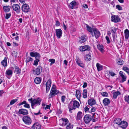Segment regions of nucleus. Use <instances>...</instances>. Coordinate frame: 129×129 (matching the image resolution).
<instances>
[{
  "instance_id": "obj_25",
  "label": "nucleus",
  "mask_w": 129,
  "mask_h": 129,
  "mask_svg": "<svg viewBox=\"0 0 129 129\" xmlns=\"http://www.w3.org/2000/svg\"><path fill=\"white\" fill-rule=\"evenodd\" d=\"M103 101L105 106L108 105L110 102V100L107 98L104 99Z\"/></svg>"
},
{
  "instance_id": "obj_32",
  "label": "nucleus",
  "mask_w": 129,
  "mask_h": 129,
  "mask_svg": "<svg viewBox=\"0 0 129 129\" xmlns=\"http://www.w3.org/2000/svg\"><path fill=\"white\" fill-rule=\"evenodd\" d=\"M125 37V39H128L129 37V31L126 29L124 31Z\"/></svg>"
},
{
  "instance_id": "obj_34",
  "label": "nucleus",
  "mask_w": 129,
  "mask_h": 129,
  "mask_svg": "<svg viewBox=\"0 0 129 129\" xmlns=\"http://www.w3.org/2000/svg\"><path fill=\"white\" fill-rule=\"evenodd\" d=\"M2 64L4 67L6 66H7V59L6 57H5L4 59L3 60L2 62Z\"/></svg>"
},
{
  "instance_id": "obj_6",
  "label": "nucleus",
  "mask_w": 129,
  "mask_h": 129,
  "mask_svg": "<svg viewBox=\"0 0 129 129\" xmlns=\"http://www.w3.org/2000/svg\"><path fill=\"white\" fill-rule=\"evenodd\" d=\"M34 74L37 75H40L42 71V67L39 66L35 70H33Z\"/></svg>"
},
{
  "instance_id": "obj_9",
  "label": "nucleus",
  "mask_w": 129,
  "mask_h": 129,
  "mask_svg": "<svg viewBox=\"0 0 129 129\" xmlns=\"http://www.w3.org/2000/svg\"><path fill=\"white\" fill-rule=\"evenodd\" d=\"M111 21L115 23H117L119 21L120 19L118 16L112 15L111 18Z\"/></svg>"
},
{
  "instance_id": "obj_51",
  "label": "nucleus",
  "mask_w": 129,
  "mask_h": 129,
  "mask_svg": "<svg viewBox=\"0 0 129 129\" xmlns=\"http://www.w3.org/2000/svg\"><path fill=\"white\" fill-rule=\"evenodd\" d=\"M101 94L103 96L105 97H107L108 95V94L106 92H104L101 93Z\"/></svg>"
},
{
  "instance_id": "obj_39",
  "label": "nucleus",
  "mask_w": 129,
  "mask_h": 129,
  "mask_svg": "<svg viewBox=\"0 0 129 129\" xmlns=\"http://www.w3.org/2000/svg\"><path fill=\"white\" fill-rule=\"evenodd\" d=\"M13 73L12 71L10 70H7L6 72V75L8 76H12Z\"/></svg>"
},
{
  "instance_id": "obj_63",
  "label": "nucleus",
  "mask_w": 129,
  "mask_h": 129,
  "mask_svg": "<svg viewBox=\"0 0 129 129\" xmlns=\"http://www.w3.org/2000/svg\"><path fill=\"white\" fill-rule=\"evenodd\" d=\"M87 83L86 82H84L83 85V88H85L87 87Z\"/></svg>"
},
{
  "instance_id": "obj_29",
  "label": "nucleus",
  "mask_w": 129,
  "mask_h": 129,
  "mask_svg": "<svg viewBox=\"0 0 129 129\" xmlns=\"http://www.w3.org/2000/svg\"><path fill=\"white\" fill-rule=\"evenodd\" d=\"M97 48L102 53H103L104 52V47L103 45L100 44L98 45H97Z\"/></svg>"
},
{
  "instance_id": "obj_1",
  "label": "nucleus",
  "mask_w": 129,
  "mask_h": 129,
  "mask_svg": "<svg viewBox=\"0 0 129 129\" xmlns=\"http://www.w3.org/2000/svg\"><path fill=\"white\" fill-rule=\"evenodd\" d=\"M80 106V104L78 101L74 100L71 101L69 104L68 108L69 111L70 112H72L71 111L73 109L75 110L76 108H78Z\"/></svg>"
},
{
  "instance_id": "obj_64",
  "label": "nucleus",
  "mask_w": 129,
  "mask_h": 129,
  "mask_svg": "<svg viewBox=\"0 0 129 129\" xmlns=\"http://www.w3.org/2000/svg\"><path fill=\"white\" fill-rule=\"evenodd\" d=\"M26 103V102L25 101H24L22 102L21 103L19 104V105H21L23 104H25Z\"/></svg>"
},
{
  "instance_id": "obj_48",
  "label": "nucleus",
  "mask_w": 129,
  "mask_h": 129,
  "mask_svg": "<svg viewBox=\"0 0 129 129\" xmlns=\"http://www.w3.org/2000/svg\"><path fill=\"white\" fill-rule=\"evenodd\" d=\"M17 51H14L11 54L13 56H14L16 58L17 57Z\"/></svg>"
},
{
  "instance_id": "obj_11",
  "label": "nucleus",
  "mask_w": 129,
  "mask_h": 129,
  "mask_svg": "<svg viewBox=\"0 0 129 129\" xmlns=\"http://www.w3.org/2000/svg\"><path fill=\"white\" fill-rule=\"evenodd\" d=\"M59 121L62 122V124H60L61 125L63 126L66 125L68 123L69 120L67 118H62L59 120Z\"/></svg>"
},
{
  "instance_id": "obj_22",
  "label": "nucleus",
  "mask_w": 129,
  "mask_h": 129,
  "mask_svg": "<svg viewBox=\"0 0 129 129\" xmlns=\"http://www.w3.org/2000/svg\"><path fill=\"white\" fill-rule=\"evenodd\" d=\"M127 122L125 121H122L119 126L123 128H125L127 126Z\"/></svg>"
},
{
  "instance_id": "obj_15",
  "label": "nucleus",
  "mask_w": 129,
  "mask_h": 129,
  "mask_svg": "<svg viewBox=\"0 0 129 129\" xmlns=\"http://www.w3.org/2000/svg\"><path fill=\"white\" fill-rule=\"evenodd\" d=\"M32 129H40L41 125L38 122L35 123L31 127Z\"/></svg>"
},
{
  "instance_id": "obj_47",
  "label": "nucleus",
  "mask_w": 129,
  "mask_h": 129,
  "mask_svg": "<svg viewBox=\"0 0 129 129\" xmlns=\"http://www.w3.org/2000/svg\"><path fill=\"white\" fill-rule=\"evenodd\" d=\"M73 125L70 123L66 127V129H72L73 128Z\"/></svg>"
},
{
  "instance_id": "obj_20",
  "label": "nucleus",
  "mask_w": 129,
  "mask_h": 129,
  "mask_svg": "<svg viewBox=\"0 0 129 129\" xmlns=\"http://www.w3.org/2000/svg\"><path fill=\"white\" fill-rule=\"evenodd\" d=\"M77 6V3L75 1H74L71 2L69 5L70 8L71 9L76 8Z\"/></svg>"
},
{
  "instance_id": "obj_26",
  "label": "nucleus",
  "mask_w": 129,
  "mask_h": 129,
  "mask_svg": "<svg viewBox=\"0 0 129 129\" xmlns=\"http://www.w3.org/2000/svg\"><path fill=\"white\" fill-rule=\"evenodd\" d=\"M92 120L93 122H95V119H96L98 117V115L96 113H94L92 115Z\"/></svg>"
},
{
  "instance_id": "obj_4",
  "label": "nucleus",
  "mask_w": 129,
  "mask_h": 129,
  "mask_svg": "<svg viewBox=\"0 0 129 129\" xmlns=\"http://www.w3.org/2000/svg\"><path fill=\"white\" fill-rule=\"evenodd\" d=\"M92 115L89 114L85 115L84 118V120L86 124L89 123L90 121L92 120Z\"/></svg>"
},
{
  "instance_id": "obj_40",
  "label": "nucleus",
  "mask_w": 129,
  "mask_h": 129,
  "mask_svg": "<svg viewBox=\"0 0 129 129\" xmlns=\"http://www.w3.org/2000/svg\"><path fill=\"white\" fill-rule=\"evenodd\" d=\"M124 100L126 102L129 104V95L125 96L124 98Z\"/></svg>"
},
{
  "instance_id": "obj_28",
  "label": "nucleus",
  "mask_w": 129,
  "mask_h": 129,
  "mask_svg": "<svg viewBox=\"0 0 129 129\" xmlns=\"http://www.w3.org/2000/svg\"><path fill=\"white\" fill-rule=\"evenodd\" d=\"M84 59L87 61H89L91 59V55L89 54H87L86 55H84Z\"/></svg>"
},
{
  "instance_id": "obj_36",
  "label": "nucleus",
  "mask_w": 129,
  "mask_h": 129,
  "mask_svg": "<svg viewBox=\"0 0 129 129\" xmlns=\"http://www.w3.org/2000/svg\"><path fill=\"white\" fill-rule=\"evenodd\" d=\"M87 90L86 89H84L83 91L82 94L83 98H86L87 97Z\"/></svg>"
},
{
  "instance_id": "obj_58",
  "label": "nucleus",
  "mask_w": 129,
  "mask_h": 129,
  "mask_svg": "<svg viewBox=\"0 0 129 129\" xmlns=\"http://www.w3.org/2000/svg\"><path fill=\"white\" fill-rule=\"evenodd\" d=\"M78 65L80 67L83 68L84 67V64L82 62L78 64Z\"/></svg>"
},
{
  "instance_id": "obj_44",
  "label": "nucleus",
  "mask_w": 129,
  "mask_h": 129,
  "mask_svg": "<svg viewBox=\"0 0 129 129\" xmlns=\"http://www.w3.org/2000/svg\"><path fill=\"white\" fill-rule=\"evenodd\" d=\"M123 69L126 71L129 75V69L127 67H123Z\"/></svg>"
},
{
  "instance_id": "obj_45",
  "label": "nucleus",
  "mask_w": 129,
  "mask_h": 129,
  "mask_svg": "<svg viewBox=\"0 0 129 129\" xmlns=\"http://www.w3.org/2000/svg\"><path fill=\"white\" fill-rule=\"evenodd\" d=\"M117 63L119 65H122L123 63V61L121 59H119L117 62Z\"/></svg>"
},
{
  "instance_id": "obj_14",
  "label": "nucleus",
  "mask_w": 129,
  "mask_h": 129,
  "mask_svg": "<svg viewBox=\"0 0 129 129\" xmlns=\"http://www.w3.org/2000/svg\"><path fill=\"white\" fill-rule=\"evenodd\" d=\"M51 82L50 80H48L47 81L46 85V92L48 93L51 87Z\"/></svg>"
},
{
  "instance_id": "obj_42",
  "label": "nucleus",
  "mask_w": 129,
  "mask_h": 129,
  "mask_svg": "<svg viewBox=\"0 0 129 129\" xmlns=\"http://www.w3.org/2000/svg\"><path fill=\"white\" fill-rule=\"evenodd\" d=\"M91 108V110L89 112L90 113H91L92 112H94L95 111L96 109H97V108L95 107H92Z\"/></svg>"
},
{
  "instance_id": "obj_57",
  "label": "nucleus",
  "mask_w": 129,
  "mask_h": 129,
  "mask_svg": "<svg viewBox=\"0 0 129 129\" xmlns=\"http://www.w3.org/2000/svg\"><path fill=\"white\" fill-rule=\"evenodd\" d=\"M84 110L85 112H87L88 111L89 112V108H88L87 106H86L84 108Z\"/></svg>"
},
{
  "instance_id": "obj_33",
  "label": "nucleus",
  "mask_w": 129,
  "mask_h": 129,
  "mask_svg": "<svg viewBox=\"0 0 129 129\" xmlns=\"http://www.w3.org/2000/svg\"><path fill=\"white\" fill-rule=\"evenodd\" d=\"M122 121L119 118H116L114 120V122L119 125Z\"/></svg>"
},
{
  "instance_id": "obj_43",
  "label": "nucleus",
  "mask_w": 129,
  "mask_h": 129,
  "mask_svg": "<svg viewBox=\"0 0 129 129\" xmlns=\"http://www.w3.org/2000/svg\"><path fill=\"white\" fill-rule=\"evenodd\" d=\"M17 100L18 99H15L11 100L10 103V104L11 105L15 103L16 102Z\"/></svg>"
},
{
  "instance_id": "obj_55",
  "label": "nucleus",
  "mask_w": 129,
  "mask_h": 129,
  "mask_svg": "<svg viewBox=\"0 0 129 129\" xmlns=\"http://www.w3.org/2000/svg\"><path fill=\"white\" fill-rule=\"evenodd\" d=\"M105 38L106 40L107 41V43L108 44L110 43V41L109 37L107 36H106V37Z\"/></svg>"
},
{
  "instance_id": "obj_24",
  "label": "nucleus",
  "mask_w": 129,
  "mask_h": 129,
  "mask_svg": "<svg viewBox=\"0 0 129 129\" xmlns=\"http://www.w3.org/2000/svg\"><path fill=\"white\" fill-rule=\"evenodd\" d=\"M82 113L81 112H78L76 117V120H78L81 119L82 118Z\"/></svg>"
},
{
  "instance_id": "obj_31",
  "label": "nucleus",
  "mask_w": 129,
  "mask_h": 129,
  "mask_svg": "<svg viewBox=\"0 0 129 129\" xmlns=\"http://www.w3.org/2000/svg\"><path fill=\"white\" fill-rule=\"evenodd\" d=\"M15 70L14 72L16 74H18L20 73L21 70L18 67L15 66Z\"/></svg>"
},
{
  "instance_id": "obj_30",
  "label": "nucleus",
  "mask_w": 129,
  "mask_h": 129,
  "mask_svg": "<svg viewBox=\"0 0 129 129\" xmlns=\"http://www.w3.org/2000/svg\"><path fill=\"white\" fill-rule=\"evenodd\" d=\"M11 7L9 6H4L3 9L5 12H8L10 11Z\"/></svg>"
},
{
  "instance_id": "obj_61",
  "label": "nucleus",
  "mask_w": 129,
  "mask_h": 129,
  "mask_svg": "<svg viewBox=\"0 0 129 129\" xmlns=\"http://www.w3.org/2000/svg\"><path fill=\"white\" fill-rule=\"evenodd\" d=\"M56 23L55 24V25L56 26H59L60 24V23L57 20L56 21Z\"/></svg>"
},
{
  "instance_id": "obj_17",
  "label": "nucleus",
  "mask_w": 129,
  "mask_h": 129,
  "mask_svg": "<svg viewBox=\"0 0 129 129\" xmlns=\"http://www.w3.org/2000/svg\"><path fill=\"white\" fill-rule=\"evenodd\" d=\"M76 96L78 100L80 101L81 94V91L80 90H77L76 91Z\"/></svg>"
},
{
  "instance_id": "obj_53",
  "label": "nucleus",
  "mask_w": 129,
  "mask_h": 129,
  "mask_svg": "<svg viewBox=\"0 0 129 129\" xmlns=\"http://www.w3.org/2000/svg\"><path fill=\"white\" fill-rule=\"evenodd\" d=\"M81 62L82 61H81L79 57H76V62L77 64Z\"/></svg>"
},
{
  "instance_id": "obj_38",
  "label": "nucleus",
  "mask_w": 129,
  "mask_h": 129,
  "mask_svg": "<svg viewBox=\"0 0 129 129\" xmlns=\"http://www.w3.org/2000/svg\"><path fill=\"white\" fill-rule=\"evenodd\" d=\"M86 25V27L87 29V30L89 32L91 33V34H92V28L90 26H89L88 25L86 24H85ZM92 36L93 37V34H92Z\"/></svg>"
},
{
  "instance_id": "obj_16",
  "label": "nucleus",
  "mask_w": 129,
  "mask_h": 129,
  "mask_svg": "<svg viewBox=\"0 0 129 129\" xmlns=\"http://www.w3.org/2000/svg\"><path fill=\"white\" fill-rule=\"evenodd\" d=\"M18 113L20 114H22L24 115H25L28 114V112L27 110L22 109L19 110Z\"/></svg>"
},
{
  "instance_id": "obj_52",
  "label": "nucleus",
  "mask_w": 129,
  "mask_h": 129,
  "mask_svg": "<svg viewBox=\"0 0 129 129\" xmlns=\"http://www.w3.org/2000/svg\"><path fill=\"white\" fill-rule=\"evenodd\" d=\"M109 74L112 76H114L116 75L113 72L109 71Z\"/></svg>"
},
{
  "instance_id": "obj_54",
  "label": "nucleus",
  "mask_w": 129,
  "mask_h": 129,
  "mask_svg": "<svg viewBox=\"0 0 129 129\" xmlns=\"http://www.w3.org/2000/svg\"><path fill=\"white\" fill-rule=\"evenodd\" d=\"M116 7L119 10H121L122 9V7L119 5H117Z\"/></svg>"
},
{
  "instance_id": "obj_7",
  "label": "nucleus",
  "mask_w": 129,
  "mask_h": 129,
  "mask_svg": "<svg viewBox=\"0 0 129 129\" xmlns=\"http://www.w3.org/2000/svg\"><path fill=\"white\" fill-rule=\"evenodd\" d=\"M12 8L15 11L17 14H19L20 12V8L18 4H14Z\"/></svg>"
},
{
  "instance_id": "obj_19",
  "label": "nucleus",
  "mask_w": 129,
  "mask_h": 129,
  "mask_svg": "<svg viewBox=\"0 0 129 129\" xmlns=\"http://www.w3.org/2000/svg\"><path fill=\"white\" fill-rule=\"evenodd\" d=\"M88 104L90 106H92L95 104L96 101L94 99L90 98L88 100Z\"/></svg>"
},
{
  "instance_id": "obj_50",
  "label": "nucleus",
  "mask_w": 129,
  "mask_h": 129,
  "mask_svg": "<svg viewBox=\"0 0 129 129\" xmlns=\"http://www.w3.org/2000/svg\"><path fill=\"white\" fill-rule=\"evenodd\" d=\"M116 28L114 27H113L111 29V32L114 34H115L116 33Z\"/></svg>"
},
{
  "instance_id": "obj_12",
  "label": "nucleus",
  "mask_w": 129,
  "mask_h": 129,
  "mask_svg": "<svg viewBox=\"0 0 129 129\" xmlns=\"http://www.w3.org/2000/svg\"><path fill=\"white\" fill-rule=\"evenodd\" d=\"M90 49V47L88 45L81 46L80 48V50L81 51H84L87 50L89 51Z\"/></svg>"
},
{
  "instance_id": "obj_41",
  "label": "nucleus",
  "mask_w": 129,
  "mask_h": 129,
  "mask_svg": "<svg viewBox=\"0 0 129 129\" xmlns=\"http://www.w3.org/2000/svg\"><path fill=\"white\" fill-rule=\"evenodd\" d=\"M33 60V59L31 57H28L26 58L25 61L27 63L30 61H32Z\"/></svg>"
},
{
  "instance_id": "obj_3",
  "label": "nucleus",
  "mask_w": 129,
  "mask_h": 129,
  "mask_svg": "<svg viewBox=\"0 0 129 129\" xmlns=\"http://www.w3.org/2000/svg\"><path fill=\"white\" fill-rule=\"evenodd\" d=\"M22 120L24 123L26 125H30L32 122L31 118L28 116H25L22 118Z\"/></svg>"
},
{
  "instance_id": "obj_49",
  "label": "nucleus",
  "mask_w": 129,
  "mask_h": 129,
  "mask_svg": "<svg viewBox=\"0 0 129 129\" xmlns=\"http://www.w3.org/2000/svg\"><path fill=\"white\" fill-rule=\"evenodd\" d=\"M11 13H6V14L5 19H8L11 16Z\"/></svg>"
},
{
  "instance_id": "obj_37",
  "label": "nucleus",
  "mask_w": 129,
  "mask_h": 129,
  "mask_svg": "<svg viewBox=\"0 0 129 129\" xmlns=\"http://www.w3.org/2000/svg\"><path fill=\"white\" fill-rule=\"evenodd\" d=\"M96 66L98 70L99 71L102 70L103 66L99 63H97L96 64Z\"/></svg>"
},
{
  "instance_id": "obj_59",
  "label": "nucleus",
  "mask_w": 129,
  "mask_h": 129,
  "mask_svg": "<svg viewBox=\"0 0 129 129\" xmlns=\"http://www.w3.org/2000/svg\"><path fill=\"white\" fill-rule=\"evenodd\" d=\"M66 97L64 95H63L61 96V100L62 102L63 103L65 101Z\"/></svg>"
},
{
  "instance_id": "obj_21",
  "label": "nucleus",
  "mask_w": 129,
  "mask_h": 129,
  "mask_svg": "<svg viewBox=\"0 0 129 129\" xmlns=\"http://www.w3.org/2000/svg\"><path fill=\"white\" fill-rule=\"evenodd\" d=\"M94 36L96 39L98 38L100 36V33L99 31L97 29H94L93 30Z\"/></svg>"
},
{
  "instance_id": "obj_8",
  "label": "nucleus",
  "mask_w": 129,
  "mask_h": 129,
  "mask_svg": "<svg viewBox=\"0 0 129 129\" xmlns=\"http://www.w3.org/2000/svg\"><path fill=\"white\" fill-rule=\"evenodd\" d=\"M29 6L26 4L22 5L21 7L22 11L25 13L28 12L29 11Z\"/></svg>"
},
{
  "instance_id": "obj_2",
  "label": "nucleus",
  "mask_w": 129,
  "mask_h": 129,
  "mask_svg": "<svg viewBox=\"0 0 129 129\" xmlns=\"http://www.w3.org/2000/svg\"><path fill=\"white\" fill-rule=\"evenodd\" d=\"M28 101L31 104V107L33 109L34 106H36L40 104L41 100L39 98L34 99L33 100L32 98H31L30 99H28Z\"/></svg>"
},
{
  "instance_id": "obj_35",
  "label": "nucleus",
  "mask_w": 129,
  "mask_h": 129,
  "mask_svg": "<svg viewBox=\"0 0 129 129\" xmlns=\"http://www.w3.org/2000/svg\"><path fill=\"white\" fill-rule=\"evenodd\" d=\"M41 79V78H40L36 77L35 79L34 82L36 84H39L40 83Z\"/></svg>"
},
{
  "instance_id": "obj_27",
  "label": "nucleus",
  "mask_w": 129,
  "mask_h": 129,
  "mask_svg": "<svg viewBox=\"0 0 129 129\" xmlns=\"http://www.w3.org/2000/svg\"><path fill=\"white\" fill-rule=\"evenodd\" d=\"M121 94L120 92L119 91L116 92H114L113 93V98L114 99H116L117 96Z\"/></svg>"
},
{
  "instance_id": "obj_10",
  "label": "nucleus",
  "mask_w": 129,
  "mask_h": 129,
  "mask_svg": "<svg viewBox=\"0 0 129 129\" xmlns=\"http://www.w3.org/2000/svg\"><path fill=\"white\" fill-rule=\"evenodd\" d=\"M56 36L59 39L62 36V31L61 29L55 30Z\"/></svg>"
},
{
  "instance_id": "obj_60",
  "label": "nucleus",
  "mask_w": 129,
  "mask_h": 129,
  "mask_svg": "<svg viewBox=\"0 0 129 129\" xmlns=\"http://www.w3.org/2000/svg\"><path fill=\"white\" fill-rule=\"evenodd\" d=\"M24 107L25 108H30V106L29 104L26 103L24 105Z\"/></svg>"
},
{
  "instance_id": "obj_18",
  "label": "nucleus",
  "mask_w": 129,
  "mask_h": 129,
  "mask_svg": "<svg viewBox=\"0 0 129 129\" xmlns=\"http://www.w3.org/2000/svg\"><path fill=\"white\" fill-rule=\"evenodd\" d=\"M80 39L79 41V43L81 44L83 43L86 41L87 39L86 36L84 35L82 36L80 38Z\"/></svg>"
},
{
  "instance_id": "obj_46",
  "label": "nucleus",
  "mask_w": 129,
  "mask_h": 129,
  "mask_svg": "<svg viewBox=\"0 0 129 129\" xmlns=\"http://www.w3.org/2000/svg\"><path fill=\"white\" fill-rule=\"evenodd\" d=\"M40 60L39 59H36L34 61V62L33 64L34 65L37 66L38 65V62Z\"/></svg>"
},
{
  "instance_id": "obj_23",
  "label": "nucleus",
  "mask_w": 129,
  "mask_h": 129,
  "mask_svg": "<svg viewBox=\"0 0 129 129\" xmlns=\"http://www.w3.org/2000/svg\"><path fill=\"white\" fill-rule=\"evenodd\" d=\"M120 76L122 78V80L121 82H123L126 80V75H124L123 74V73L122 71H120L119 72Z\"/></svg>"
},
{
  "instance_id": "obj_56",
  "label": "nucleus",
  "mask_w": 129,
  "mask_h": 129,
  "mask_svg": "<svg viewBox=\"0 0 129 129\" xmlns=\"http://www.w3.org/2000/svg\"><path fill=\"white\" fill-rule=\"evenodd\" d=\"M49 62L53 64L55 62V60L54 59H49Z\"/></svg>"
},
{
  "instance_id": "obj_5",
  "label": "nucleus",
  "mask_w": 129,
  "mask_h": 129,
  "mask_svg": "<svg viewBox=\"0 0 129 129\" xmlns=\"http://www.w3.org/2000/svg\"><path fill=\"white\" fill-rule=\"evenodd\" d=\"M58 91L54 88H51L50 94L49 95V98H52L54 96L57 94L58 93Z\"/></svg>"
},
{
  "instance_id": "obj_62",
  "label": "nucleus",
  "mask_w": 129,
  "mask_h": 129,
  "mask_svg": "<svg viewBox=\"0 0 129 129\" xmlns=\"http://www.w3.org/2000/svg\"><path fill=\"white\" fill-rule=\"evenodd\" d=\"M63 28L65 30H67V27L66 25L64 24V22H63Z\"/></svg>"
},
{
  "instance_id": "obj_13",
  "label": "nucleus",
  "mask_w": 129,
  "mask_h": 129,
  "mask_svg": "<svg viewBox=\"0 0 129 129\" xmlns=\"http://www.w3.org/2000/svg\"><path fill=\"white\" fill-rule=\"evenodd\" d=\"M30 55L32 57H35L36 59H39L40 57V54L37 52H31L30 54Z\"/></svg>"
}]
</instances>
